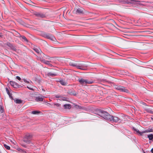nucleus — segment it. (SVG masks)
<instances>
[{
    "label": "nucleus",
    "instance_id": "1",
    "mask_svg": "<svg viewBox=\"0 0 153 153\" xmlns=\"http://www.w3.org/2000/svg\"><path fill=\"white\" fill-rule=\"evenodd\" d=\"M96 114L108 121L115 123L121 122V120L118 117L111 115L107 112L99 109Z\"/></svg>",
    "mask_w": 153,
    "mask_h": 153
},
{
    "label": "nucleus",
    "instance_id": "2",
    "mask_svg": "<svg viewBox=\"0 0 153 153\" xmlns=\"http://www.w3.org/2000/svg\"><path fill=\"white\" fill-rule=\"evenodd\" d=\"M79 83L83 85H86L88 84H91L94 82L92 80H89L88 79H85L82 78H79L78 79Z\"/></svg>",
    "mask_w": 153,
    "mask_h": 153
},
{
    "label": "nucleus",
    "instance_id": "3",
    "mask_svg": "<svg viewBox=\"0 0 153 153\" xmlns=\"http://www.w3.org/2000/svg\"><path fill=\"white\" fill-rule=\"evenodd\" d=\"M115 88L120 92H124L126 93H129V91L126 88L120 85H115L114 86Z\"/></svg>",
    "mask_w": 153,
    "mask_h": 153
},
{
    "label": "nucleus",
    "instance_id": "4",
    "mask_svg": "<svg viewBox=\"0 0 153 153\" xmlns=\"http://www.w3.org/2000/svg\"><path fill=\"white\" fill-rule=\"evenodd\" d=\"M70 65L73 66L77 68L82 70H84L85 69L84 67H87V66L86 65L82 64H77L72 63H70Z\"/></svg>",
    "mask_w": 153,
    "mask_h": 153
},
{
    "label": "nucleus",
    "instance_id": "5",
    "mask_svg": "<svg viewBox=\"0 0 153 153\" xmlns=\"http://www.w3.org/2000/svg\"><path fill=\"white\" fill-rule=\"evenodd\" d=\"M42 36L43 37L50 39L51 40L54 41V40L55 39V37L51 34L50 33L43 32L42 33Z\"/></svg>",
    "mask_w": 153,
    "mask_h": 153
},
{
    "label": "nucleus",
    "instance_id": "6",
    "mask_svg": "<svg viewBox=\"0 0 153 153\" xmlns=\"http://www.w3.org/2000/svg\"><path fill=\"white\" fill-rule=\"evenodd\" d=\"M32 136L29 134H27L25 135L23 139V141L24 142L29 143L30 142V140L32 138Z\"/></svg>",
    "mask_w": 153,
    "mask_h": 153
},
{
    "label": "nucleus",
    "instance_id": "7",
    "mask_svg": "<svg viewBox=\"0 0 153 153\" xmlns=\"http://www.w3.org/2000/svg\"><path fill=\"white\" fill-rule=\"evenodd\" d=\"M37 56V59L38 60L42 62L43 63L45 64L48 65L50 67H51L52 66V64L50 63L49 61L45 60V59H43V58H44L43 56L41 55V56L38 57Z\"/></svg>",
    "mask_w": 153,
    "mask_h": 153
},
{
    "label": "nucleus",
    "instance_id": "8",
    "mask_svg": "<svg viewBox=\"0 0 153 153\" xmlns=\"http://www.w3.org/2000/svg\"><path fill=\"white\" fill-rule=\"evenodd\" d=\"M34 14L36 16L38 17L41 18H44L46 17L45 15L41 13L36 12Z\"/></svg>",
    "mask_w": 153,
    "mask_h": 153
},
{
    "label": "nucleus",
    "instance_id": "9",
    "mask_svg": "<svg viewBox=\"0 0 153 153\" xmlns=\"http://www.w3.org/2000/svg\"><path fill=\"white\" fill-rule=\"evenodd\" d=\"M33 49L38 54H40L41 56L42 55V56H43L44 57H45V55L42 53L40 48H34Z\"/></svg>",
    "mask_w": 153,
    "mask_h": 153
},
{
    "label": "nucleus",
    "instance_id": "10",
    "mask_svg": "<svg viewBox=\"0 0 153 153\" xmlns=\"http://www.w3.org/2000/svg\"><path fill=\"white\" fill-rule=\"evenodd\" d=\"M6 45L9 47L10 49L15 51H16L17 49L16 48L13 46V44L9 42H7L6 43Z\"/></svg>",
    "mask_w": 153,
    "mask_h": 153
},
{
    "label": "nucleus",
    "instance_id": "11",
    "mask_svg": "<svg viewBox=\"0 0 153 153\" xmlns=\"http://www.w3.org/2000/svg\"><path fill=\"white\" fill-rule=\"evenodd\" d=\"M10 85L14 88H20L21 87V85H19V84L14 81H10Z\"/></svg>",
    "mask_w": 153,
    "mask_h": 153
},
{
    "label": "nucleus",
    "instance_id": "12",
    "mask_svg": "<svg viewBox=\"0 0 153 153\" xmlns=\"http://www.w3.org/2000/svg\"><path fill=\"white\" fill-rule=\"evenodd\" d=\"M76 14H81L83 13V11L82 10L79 8H78L76 10H75L74 11Z\"/></svg>",
    "mask_w": 153,
    "mask_h": 153
},
{
    "label": "nucleus",
    "instance_id": "13",
    "mask_svg": "<svg viewBox=\"0 0 153 153\" xmlns=\"http://www.w3.org/2000/svg\"><path fill=\"white\" fill-rule=\"evenodd\" d=\"M67 93L69 95H76V91L73 89L69 90L67 92Z\"/></svg>",
    "mask_w": 153,
    "mask_h": 153
},
{
    "label": "nucleus",
    "instance_id": "14",
    "mask_svg": "<svg viewBox=\"0 0 153 153\" xmlns=\"http://www.w3.org/2000/svg\"><path fill=\"white\" fill-rule=\"evenodd\" d=\"M45 97L43 96H38L36 97L35 100L37 102L42 101H43V98Z\"/></svg>",
    "mask_w": 153,
    "mask_h": 153
},
{
    "label": "nucleus",
    "instance_id": "15",
    "mask_svg": "<svg viewBox=\"0 0 153 153\" xmlns=\"http://www.w3.org/2000/svg\"><path fill=\"white\" fill-rule=\"evenodd\" d=\"M63 107L65 109H69L71 108V105L70 104H65L63 105Z\"/></svg>",
    "mask_w": 153,
    "mask_h": 153
},
{
    "label": "nucleus",
    "instance_id": "16",
    "mask_svg": "<svg viewBox=\"0 0 153 153\" xmlns=\"http://www.w3.org/2000/svg\"><path fill=\"white\" fill-rule=\"evenodd\" d=\"M145 110L147 112L153 114V110L152 109L146 108H145Z\"/></svg>",
    "mask_w": 153,
    "mask_h": 153
},
{
    "label": "nucleus",
    "instance_id": "17",
    "mask_svg": "<svg viewBox=\"0 0 153 153\" xmlns=\"http://www.w3.org/2000/svg\"><path fill=\"white\" fill-rule=\"evenodd\" d=\"M57 74L55 73H52L51 72H49L48 73L47 75L48 76L53 77L57 76Z\"/></svg>",
    "mask_w": 153,
    "mask_h": 153
},
{
    "label": "nucleus",
    "instance_id": "18",
    "mask_svg": "<svg viewBox=\"0 0 153 153\" xmlns=\"http://www.w3.org/2000/svg\"><path fill=\"white\" fill-rule=\"evenodd\" d=\"M17 33L18 34L19 36H20V37H21L22 39H23L24 41L25 42H27V40L26 38L24 36H21L19 33L18 32H17Z\"/></svg>",
    "mask_w": 153,
    "mask_h": 153
},
{
    "label": "nucleus",
    "instance_id": "19",
    "mask_svg": "<svg viewBox=\"0 0 153 153\" xmlns=\"http://www.w3.org/2000/svg\"><path fill=\"white\" fill-rule=\"evenodd\" d=\"M59 100H60L67 101L68 98L65 97L61 96L60 99H59Z\"/></svg>",
    "mask_w": 153,
    "mask_h": 153
},
{
    "label": "nucleus",
    "instance_id": "20",
    "mask_svg": "<svg viewBox=\"0 0 153 153\" xmlns=\"http://www.w3.org/2000/svg\"><path fill=\"white\" fill-rule=\"evenodd\" d=\"M17 150L19 152L21 153H26V152L25 151H24V150L21 149L20 148L18 147L17 149Z\"/></svg>",
    "mask_w": 153,
    "mask_h": 153
},
{
    "label": "nucleus",
    "instance_id": "21",
    "mask_svg": "<svg viewBox=\"0 0 153 153\" xmlns=\"http://www.w3.org/2000/svg\"><path fill=\"white\" fill-rule=\"evenodd\" d=\"M40 112H41L39 111H32L31 113L33 114H38Z\"/></svg>",
    "mask_w": 153,
    "mask_h": 153
},
{
    "label": "nucleus",
    "instance_id": "22",
    "mask_svg": "<svg viewBox=\"0 0 153 153\" xmlns=\"http://www.w3.org/2000/svg\"><path fill=\"white\" fill-rule=\"evenodd\" d=\"M148 137L150 140H152L153 139V134H151L148 135Z\"/></svg>",
    "mask_w": 153,
    "mask_h": 153
},
{
    "label": "nucleus",
    "instance_id": "23",
    "mask_svg": "<svg viewBox=\"0 0 153 153\" xmlns=\"http://www.w3.org/2000/svg\"><path fill=\"white\" fill-rule=\"evenodd\" d=\"M14 101L17 104H20L22 103V100L20 99H16Z\"/></svg>",
    "mask_w": 153,
    "mask_h": 153
},
{
    "label": "nucleus",
    "instance_id": "24",
    "mask_svg": "<svg viewBox=\"0 0 153 153\" xmlns=\"http://www.w3.org/2000/svg\"><path fill=\"white\" fill-rule=\"evenodd\" d=\"M60 83V84L62 85H66V83L64 81H63V80H62L60 81H59Z\"/></svg>",
    "mask_w": 153,
    "mask_h": 153
},
{
    "label": "nucleus",
    "instance_id": "25",
    "mask_svg": "<svg viewBox=\"0 0 153 153\" xmlns=\"http://www.w3.org/2000/svg\"><path fill=\"white\" fill-rule=\"evenodd\" d=\"M4 147L7 150H10V146H7L6 144H4Z\"/></svg>",
    "mask_w": 153,
    "mask_h": 153
},
{
    "label": "nucleus",
    "instance_id": "26",
    "mask_svg": "<svg viewBox=\"0 0 153 153\" xmlns=\"http://www.w3.org/2000/svg\"><path fill=\"white\" fill-rule=\"evenodd\" d=\"M145 132L147 133V132H153V130L152 129H146L145 131Z\"/></svg>",
    "mask_w": 153,
    "mask_h": 153
},
{
    "label": "nucleus",
    "instance_id": "27",
    "mask_svg": "<svg viewBox=\"0 0 153 153\" xmlns=\"http://www.w3.org/2000/svg\"><path fill=\"white\" fill-rule=\"evenodd\" d=\"M132 128V129H133V130L134 131H135L136 132H137V134H138V132H139V130L137 129H136V128L135 127H133Z\"/></svg>",
    "mask_w": 153,
    "mask_h": 153
},
{
    "label": "nucleus",
    "instance_id": "28",
    "mask_svg": "<svg viewBox=\"0 0 153 153\" xmlns=\"http://www.w3.org/2000/svg\"><path fill=\"white\" fill-rule=\"evenodd\" d=\"M146 133L145 131H139V132H138V134L139 135L142 136L143 135V133Z\"/></svg>",
    "mask_w": 153,
    "mask_h": 153
},
{
    "label": "nucleus",
    "instance_id": "29",
    "mask_svg": "<svg viewBox=\"0 0 153 153\" xmlns=\"http://www.w3.org/2000/svg\"><path fill=\"white\" fill-rule=\"evenodd\" d=\"M5 89H6V92L8 95H9V94H10V93H11L10 92L8 88H6Z\"/></svg>",
    "mask_w": 153,
    "mask_h": 153
},
{
    "label": "nucleus",
    "instance_id": "30",
    "mask_svg": "<svg viewBox=\"0 0 153 153\" xmlns=\"http://www.w3.org/2000/svg\"><path fill=\"white\" fill-rule=\"evenodd\" d=\"M54 105H56L57 107H60L61 105V104L59 103H55L54 104Z\"/></svg>",
    "mask_w": 153,
    "mask_h": 153
},
{
    "label": "nucleus",
    "instance_id": "31",
    "mask_svg": "<svg viewBox=\"0 0 153 153\" xmlns=\"http://www.w3.org/2000/svg\"><path fill=\"white\" fill-rule=\"evenodd\" d=\"M76 108H79V109H83V108H84L83 107H82L81 106H79L78 105H76Z\"/></svg>",
    "mask_w": 153,
    "mask_h": 153
},
{
    "label": "nucleus",
    "instance_id": "32",
    "mask_svg": "<svg viewBox=\"0 0 153 153\" xmlns=\"http://www.w3.org/2000/svg\"><path fill=\"white\" fill-rule=\"evenodd\" d=\"M4 110L3 108L2 107H1L0 108V113H2L3 112Z\"/></svg>",
    "mask_w": 153,
    "mask_h": 153
},
{
    "label": "nucleus",
    "instance_id": "33",
    "mask_svg": "<svg viewBox=\"0 0 153 153\" xmlns=\"http://www.w3.org/2000/svg\"><path fill=\"white\" fill-rule=\"evenodd\" d=\"M139 102L140 104H141L147 106L146 103H145L144 102H143L142 101H140Z\"/></svg>",
    "mask_w": 153,
    "mask_h": 153
},
{
    "label": "nucleus",
    "instance_id": "34",
    "mask_svg": "<svg viewBox=\"0 0 153 153\" xmlns=\"http://www.w3.org/2000/svg\"><path fill=\"white\" fill-rule=\"evenodd\" d=\"M8 95H9V97L11 100H13V96H12V93H10V94H9Z\"/></svg>",
    "mask_w": 153,
    "mask_h": 153
},
{
    "label": "nucleus",
    "instance_id": "35",
    "mask_svg": "<svg viewBox=\"0 0 153 153\" xmlns=\"http://www.w3.org/2000/svg\"><path fill=\"white\" fill-rule=\"evenodd\" d=\"M123 74H124V75H128V76H129V75H128L129 74V73L126 71V72H125L124 73H123Z\"/></svg>",
    "mask_w": 153,
    "mask_h": 153
},
{
    "label": "nucleus",
    "instance_id": "36",
    "mask_svg": "<svg viewBox=\"0 0 153 153\" xmlns=\"http://www.w3.org/2000/svg\"><path fill=\"white\" fill-rule=\"evenodd\" d=\"M23 80L24 82L26 83H30V82L29 81H27L26 79H24Z\"/></svg>",
    "mask_w": 153,
    "mask_h": 153
},
{
    "label": "nucleus",
    "instance_id": "37",
    "mask_svg": "<svg viewBox=\"0 0 153 153\" xmlns=\"http://www.w3.org/2000/svg\"><path fill=\"white\" fill-rule=\"evenodd\" d=\"M16 79H18V80H19V81H20L21 79L20 77L18 76H16Z\"/></svg>",
    "mask_w": 153,
    "mask_h": 153
},
{
    "label": "nucleus",
    "instance_id": "38",
    "mask_svg": "<svg viewBox=\"0 0 153 153\" xmlns=\"http://www.w3.org/2000/svg\"><path fill=\"white\" fill-rule=\"evenodd\" d=\"M60 96H59L58 95H56L55 96L56 98H59V99H60Z\"/></svg>",
    "mask_w": 153,
    "mask_h": 153
},
{
    "label": "nucleus",
    "instance_id": "39",
    "mask_svg": "<svg viewBox=\"0 0 153 153\" xmlns=\"http://www.w3.org/2000/svg\"><path fill=\"white\" fill-rule=\"evenodd\" d=\"M27 88H28L29 89L31 90V91H33V89L32 88H30V87H29L28 86H27Z\"/></svg>",
    "mask_w": 153,
    "mask_h": 153
},
{
    "label": "nucleus",
    "instance_id": "40",
    "mask_svg": "<svg viewBox=\"0 0 153 153\" xmlns=\"http://www.w3.org/2000/svg\"><path fill=\"white\" fill-rule=\"evenodd\" d=\"M21 145H22V146H23V147H25V148H26V145H25V144H21Z\"/></svg>",
    "mask_w": 153,
    "mask_h": 153
},
{
    "label": "nucleus",
    "instance_id": "41",
    "mask_svg": "<svg viewBox=\"0 0 153 153\" xmlns=\"http://www.w3.org/2000/svg\"><path fill=\"white\" fill-rule=\"evenodd\" d=\"M3 36L1 34V33H0V37H2Z\"/></svg>",
    "mask_w": 153,
    "mask_h": 153
},
{
    "label": "nucleus",
    "instance_id": "42",
    "mask_svg": "<svg viewBox=\"0 0 153 153\" xmlns=\"http://www.w3.org/2000/svg\"><path fill=\"white\" fill-rule=\"evenodd\" d=\"M133 1H134V2H139V1H138V0H134Z\"/></svg>",
    "mask_w": 153,
    "mask_h": 153
},
{
    "label": "nucleus",
    "instance_id": "43",
    "mask_svg": "<svg viewBox=\"0 0 153 153\" xmlns=\"http://www.w3.org/2000/svg\"><path fill=\"white\" fill-rule=\"evenodd\" d=\"M151 152L152 153H153V148H152L151 150Z\"/></svg>",
    "mask_w": 153,
    "mask_h": 153
},
{
    "label": "nucleus",
    "instance_id": "44",
    "mask_svg": "<svg viewBox=\"0 0 153 153\" xmlns=\"http://www.w3.org/2000/svg\"><path fill=\"white\" fill-rule=\"evenodd\" d=\"M49 58L50 57L49 56H47V57L46 58V59H49Z\"/></svg>",
    "mask_w": 153,
    "mask_h": 153
},
{
    "label": "nucleus",
    "instance_id": "45",
    "mask_svg": "<svg viewBox=\"0 0 153 153\" xmlns=\"http://www.w3.org/2000/svg\"><path fill=\"white\" fill-rule=\"evenodd\" d=\"M119 0L121 1H124L125 0Z\"/></svg>",
    "mask_w": 153,
    "mask_h": 153
},
{
    "label": "nucleus",
    "instance_id": "46",
    "mask_svg": "<svg viewBox=\"0 0 153 153\" xmlns=\"http://www.w3.org/2000/svg\"><path fill=\"white\" fill-rule=\"evenodd\" d=\"M1 1L2 3H4V1L2 0H1Z\"/></svg>",
    "mask_w": 153,
    "mask_h": 153
},
{
    "label": "nucleus",
    "instance_id": "47",
    "mask_svg": "<svg viewBox=\"0 0 153 153\" xmlns=\"http://www.w3.org/2000/svg\"><path fill=\"white\" fill-rule=\"evenodd\" d=\"M4 114H2V117H4Z\"/></svg>",
    "mask_w": 153,
    "mask_h": 153
},
{
    "label": "nucleus",
    "instance_id": "48",
    "mask_svg": "<svg viewBox=\"0 0 153 153\" xmlns=\"http://www.w3.org/2000/svg\"><path fill=\"white\" fill-rule=\"evenodd\" d=\"M151 119L153 121V118H151Z\"/></svg>",
    "mask_w": 153,
    "mask_h": 153
},
{
    "label": "nucleus",
    "instance_id": "49",
    "mask_svg": "<svg viewBox=\"0 0 153 153\" xmlns=\"http://www.w3.org/2000/svg\"><path fill=\"white\" fill-rule=\"evenodd\" d=\"M149 143H150L151 142V141H150V142L149 141Z\"/></svg>",
    "mask_w": 153,
    "mask_h": 153
},
{
    "label": "nucleus",
    "instance_id": "50",
    "mask_svg": "<svg viewBox=\"0 0 153 153\" xmlns=\"http://www.w3.org/2000/svg\"><path fill=\"white\" fill-rule=\"evenodd\" d=\"M30 81L31 82H32V81H30Z\"/></svg>",
    "mask_w": 153,
    "mask_h": 153
},
{
    "label": "nucleus",
    "instance_id": "51",
    "mask_svg": "<svg viewBox=\"0 0 153 153\" xmlns=\"http://www.w3.org/2000/svg\"><path fill=\"white\" fill-rule=\"evenodd\" d=\"M144 153H145V152H144Z\"/></svg>",
    "mask_w": 153,
    "mask_h": 153
},
{
    "label": "nucleus",
    "instance_id": "52",
    "mask_svg": "<svg viewBox=\"0 0 153 153\" xmlns=\"http://www.w3.org/2000/svg\"><path fill=\"white\" fill-rule=\"evenodd\" d=\"M0 153H1V152H0Z\"/></svg>",
    "mask_w": 153,
    "mask_h": 153
}]
</instances>
